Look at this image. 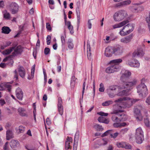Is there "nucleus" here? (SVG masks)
<instances>
[{"label":"nucleus","mask_w":150,"mask_h":150,"mask_svg":"<svg viewBox=\"0 0 150 150\" xmlns=\"http://www.w3.org/2000/svg\"><path fill=\"white\" fill-rule=\"evenodd\" d=\"M128 20H125L119 23H116L112 25L113 29L120 28L123 26L129 23Z\"/></svg>","instance_id":"18"},{"label":"nucleus","mask_w":150,"mask_h":150,"mask_svg":"<svg viewBox=\"0 0 150 150\" xmlns=\"http://www.w3.org/2000/svg\"><path fill=\"white\" fill-rule=\"evenodd\" d=\"M128 98L127 97H124L123 98H120L119 99L115 100V103H122L123 104V101L127 99Z\"/></svg>","instance_id":"38"},{"label":"nucleus","mask_w":150,"mask_h":150,"mask_svg":"<svg viewBox=\"0 0 150 150\" xmlns=\"http://www.w3.org/2000/svg\"><path fill=\"white\" fill-rule=\"evenodd\" d=\"M65 25H67L68 29L70 31V33L71 34L73 33V26L71 25L70 22L68 21L67 22L66 24Z\"/></svg>","instance_id":"33"},{"label":"nucleus","mask_w":150,"mask_h":150,"mask_svg":"<svg viewBox=\"0 0 150 150\" xmlns=\"http://www.w3.org/2000/svg\"><path fill=\"white\" fill-rule=\"evenodd\" d=\"M116 145L118 147H122L126 149H130L131 148V146L130 144L123 142H117Z\"/></svg>","instance_id":"19"},{"label":"nucleus","mask_w":150,"mask_h":150,"mask_svg":"<svg viewBox=\"0 0 150 150\" xmlns=\"http://www.w3.org/2000/svg\"><path fill=\"white\" fill-rule=\"evenodd\" d=\"M18 71L20 76L22 78H24L26 73L24 68L23 67L20 66L18 69Z\"/></svg>","instance_id":"22"},{"label":"nucleus","mask_w":150,"mask_h":150,"mask_svg":"<svg viewBox=\"0 0 150 150\" xmlns=\"http://www.w3.org/2000/svg\"><path fill=\"white\" fill-rule=\"evenodd\" d=\"M1 33L5 34H8L11 31L9 28L7 26H4L1 28Z\"/></svg>","instance_id":"27"},{"label":"nucleus","mask_w":150,"mask_h":150,"mask_svg":"<svg viewBox=\"0 0 150 150\" xmlns=\"http://www.w3.org/2000/svg\"><path fill=\"white\" fill-rule=\"evenodd\" d=\"M11 42L10 41H7L5 43H3V44L0 45L1 48L3 50L6 47L9 46L11 44Z\"/></svg>","instance_id":"35"},{"label":"nucleus","mask_w":150,"mask_h":150,"mask_svg":"<svg viewBox=\"0 0 150 150\" xmlns=\"http://www.w3.org/2000/svg\"><path fill=\"white\" fill-rule=\"evenodd\" d=\"M58 100L57 106L58 112L59 114L62 115L63 112V107L62 105V98L60 97H58Z\"/></svg>","instance_id":"13"},{"label":"nucleus","mask_w":150,"mask_h":150,"mask_svg":"<svg viewBox=\"0 0 150 150\" xmlns=\"http://www.w3.org/2000/svg\"><path fill=\"white\" fill-rule=\"evenodd\" d=\"M94 127L97 129V131H102L103 129L101 125H100L98 124H96L94 125Z\"/></svg>","instance_id":"41"},{"label":"nucleus","mask_w":150,"mask_h":150,"mask_svg":"<svg viewBox=\"0 0 150 150\" xmlns=\"http://www.w3.org/2000/svg\"><path fill=\"white\" fill-rule=\"evenodd\" d=\"M18 110L21 115L23 116H27V114L25 112V110L24 108H18Z\"/></svg>","instance_id":"28"},{"label":"nucleus","mask_w":150,"mask_h":150,"mask_svg":"<svg viewBox=\"0 0 150 150\" xmlns=\"http://www.w3.org/2000/svg\"><path fill=\"white\" fill-rule=\"evenodd\" d=\"M51 39V37L50 35H48L47 37V45H49L50 43V40Z\"/></svg>","instance_id":"52"},{"label":"nucleus","mask_w":150,"mask_h":150,"mask_svg":"<svg viewBox=\"0 0 150 150\" xmlns=\"http://www.w3.org/2000/svg\"><path fill=\"white\" fill-rule=\"evenodd\" d=\"M114 53L117 54H120L123 52V48L120 46L113 47Z\"/></svg>","instance_id":"21"},{"label":"nucleus","mask_w":150,"mask_h":150,"mask_svg":"<svg viewBox=\"0 0 150 150\" xmlns=\"http://www.w3.org/2000/svg\"><path fill=\"white\" fill-rule=\"evenodd\" d=\"M8 142H6L4 146L3 149L4 150H9L8 146Z\"/></svg>","instance_id":"54"},{"label":"nucleus","mask_w":150,"mask_h":150,"mask_svg":"<svg viewBox=\"0 0 150 150\" xmlns=\"http://www.w3.org/2000/svg\"><path fill=\"white\" fill-rule=\"evenodd\" d=\"M123 111V110H120L114 111V114L112 117V120L115 122L125 121V114L121 113Z\"/></svg>","instance_id":"3"},{"label":"nucleus","mask_w":150,"mask_h":150,"mask_svg":"<svg viewBox=\"0 0 150 150\" xmlns=\"http://www.w3.org/2000/svg\"><path fill=\"white\" fill-rule=\"evenodd\" d=\"M113 47L108 46L107 47L105 50V55L108 57H110L112 56V54L114 53Z\"/></svg>","instance_id":"14"},{"label":"nucleus","mask_w":150,"mask_h":150,"mask_svg":"<svg viewBox=\"0 0 150 150\" xmlns=\"http://www.w3.org/2000/svg\"><path fill=\"white\" fill-rule=\"evenodd\" d=\"M138 7L134 6L131 8V10L133 12H138Z\"/></svg>","instance_id":"51"},{"label":"nucleus","mask_w":150,"mask_h":150,"mask_svg":"<svg viewBox=\"0 0 150 150\" xmlns=\"http://www.w3.org/2000/svg\"><path fill=\"white\" fill-rule=\"evenodd\" d=\"M72 139L71 137H67V139L66 142H68L70 144H72Z\"/></svg>","instance_id":"59"},{"label":"nucleus","mask_w":150,"mask_h":150,"mask_svg":"<svg viewBox=\"0 0 150 150\" xmlns=\"http://www.w3.org/2000/svg\"><path fill=\"white\" fill-rule=\"evenodd\" d=\"M145 81V79H142L141 80V83L137 87V92L139 95H141L142 96H146L148 93L147 89L144 83Z\"/></svg>","instance_id":"5"},{"label":"nucleus","mask_w":150,"mask_h":150,"mask_svg":"<svg viewBox=\"0 0 150 150\" xmlns=\"http://www.w3.org/2000/svg\"><path fill=\"white\" fill-rule=\"evenodd\" d=\"M113 103V102L112 100H108L105 101L102 103V105L103 106H108L112 105Z\"/></svg>","instance_id":"37"},{"label":"nucleus","mask_w":150,"mask_h":150,"mask_svg":"<svg viewBox=\"0 0 150 150\" xmlns=\"http://www.w3.org/2000/svg\"><path fill=\"white\" fill-rule=\"evenodd\" d=\"M98 114L101 116H107L108 115V113H105L102 112H100L98 113Z\"/></svg>","instance_id":"56"},{"label":"nucleus","mask_w":150,"mask_h":150,"mask_svg":"<svg viewBox=\"0 0 150 150\" xmlns=\"http://www.w3.org/2000/svg\"><path fill=\"white\" fill-rule=\"evenodd\" d=\"M128 64L131 67H138L140 65L139 61L135 59H133L132 60L129 61Z\"/></svg>","instance_id":"17"},{"label":"nucleus","mask_w":150,"mask_h":150,"mask_svg":"<svg viewBox=\"0 0 150 150\" xmlns=\"http://www.w3.org/2000/svg\"><path fill=\"white\" fill-rule=\"evenodd\" d=\"M16 96L17 98L19 100H22L23 97V93L21 89L18 88L16 91Z\"/></svg>","instance_id":"16"},{"label":"nucleus","mask_w":150,"mask_h":150,"mask_svg":"<svg viewBox=\"0 0 150 150\" xmlns=\"http://www.w3.org/2000/svg\"><path fill=\"white\" fill-rule=\"evenodd\" d=\"M129 130V129L126 128L123 129H122L120 131V133L122 135H123L127 133L128 131Z\"/></svg>","instance_id":"45"},{"label":"nucleus","mask_w":150,"mask_h":150,"mask_svg":"<svg viewBox=\"0 0 150 150\" xmlns=\"http://www.w3.org/2000/svg\"><path fill=\"white\" fill-rule=\"evenodd\" d=\"M144 122L146 127H150V123L148 118H146L144 119Z\"/></svg>","instance_id":"43"},{"label":"nucleus","mask_w":150,"mask_h":150,"mask_svg":"<svg viewBox=\"0 0 150 150\" xmlns=\"http://www.w3.org/2000/svg\"><path fill=\"white\" fill-rule=\"evenodd\" d=\"M4 18L7 20L10 19V13L6 11V12L4 14Z\"/></svg>","instance_id":"42"},{"label":"nucleus","mask_w":150,"mask_h":150,"mask_svg":"<svg viewBox=\"0 0 150 150\" xmlns=\"http://www.w3.org/2000/svg\"><path fill=\"white\" fill-rule=\"evenodd\" d=\"M136 142L138 144L142 143L144 139L143 132L140 127L137 128L136 130L135 135Z\"/></svg>","instance_id":"7"},{"label":"nucleus","mask_w":150,"mask_h":150,"mask_svg":"<svg viewBox=\"0 0 150 150\" xmlns=\"http://www.w3.org/2000/svg\"><path fill=\"white\" fill-rule=\"evenodd\" d=\"M146 21L148 23V26L149 31H150V11L149 12V17H146Z\"/></svg>","instance_id":"44"},{"label":"nucleus","mask_w":150,"mask_h":150,"mask_svg":"<svg viewBox=\"0 0 150 150\" xmlns=\"http://www.w3.org/2000/svg\"><path fill=\"white\" fill-rule=\"evenodd\" d=\"M15 47H12L9 49L6 50L3 52V54L4 55H7L10 54L14 50Z\"/></svg>","instance_id":"32"},{"label":"nucleus","mask_w":150,"mask_h":150,"mask_svg":"<svg viewBox=\"0 0 150 150\" xmlns=\"http://www.w3.org/2000/svg\"><path fill=\"white\" fill-rule=\"evenodd\" d=\"M112 132H112H111L110 136L111 138H112L114 139L118 135L119 133L118 132H116L113 134L112 133Z\"/></svg>","instance_id":"48"},{"label":"nucleus","mask_w":150,"mask_h":150,"mask_svg":"<svg viewBox=\"0 0 150 150\" xmlns=\"http://www.w3.org/2000/svg\"><path fill=\"white\" fill-rule=\"evenodd\" d=\"M128 98L125 100L126 101L123 102V107L130 108L135 102L139 100V99H131L127 97Z\"/></svg>","instance_id":"8"},{"label":"nucleus","mask_w":150,"mask_h":150,"mask_svg":"<svg viewBox=\"0 0 150 150\" xmlns=\"http://www.w3.org/2000/svg\"><path fill=\"white\" fill-rule=\"evenodd\" d=\"M67 43L68 48L70 50L72 49L74 47V45L72 40L71 39H68Z\"/></svg>","instance_id":"30"},{"label":"nucleus","mask_w":150,"mask_h":150,"mask_svg":"<svg viewBox=\"0 0 150 150\" xmlns=\"http://www.w3.org/2000/svg\"><path fill=\"white\" fill-rule=\"evenodd\" d=\"M71 144L68 143V142H65V148L66 150H70L71 149L72 146Z\"/></svg>","instance_id":"40"},{"label":"nucleus","mask_w":150,"mask_h":150,"mask_svg":"<svg viewBox=\"0 0 150 150\" xmlns=\"http://www.w3.org/2000/svg\"><path fill=\"white\" fill-rule=\"evenodd\" d=\"M66 38V35L65 32L64 33V35H61V42L62 43V46L64 48L65 47V44Z\"/></svg>","instance_id":"29"},{"label":"nucleus","mask_w":150,"mask_h":150,"mask_svg":"<svg viewBox=\"0 0 150 150\" xmlns=\"http://www.w3.org/2000/svg\"><path fill=\"white\" fill-rule=\"evenodd\" d=\"M112 130H109L105 132H104L103 134L102 135V137H103L105 136H106L108 134H110V135L111 132H112Z\"/></svg>","instance_id":"46"},{"label":"nucleus","mask_w":150,"mask_h":150,"mask_svg":"<svg viewBox=\"0 0 150 150\" xmlns=\"http://www.w3.org/2000/svg\"><path fill=\"white\" fill-rule=\"evenodd\" d=\"M107 91L109 97L110 98H113L116 95H117L116 92L107 90Z\"/></svg>","instance_id":"34"},{"label":"nucleus","mask_w":150,"mask_h":150,"mask_svg":"<svg viewBox=\"0 0 150 150\" xmlns=\"http://www.w3.org/2000/svg\"><path fill=\"white\" fill-rule=\"evenodd\" d=\"M50 49L49 48L46 47L44 50V53L45 55L48 54L50 52Z\"/></svg>","instance_id":"57"},{"label":"nucleus","mask_w":150,"mask_h":150,"mask_svg":"<svg viewBox=\"0 0 150 150\" xmlns=\"http://www.w3.org/2000/svg\"><path fill=\"white\" fill-rule=\"evenodd\" d=\"M113 126L115 128L120 127V123L116 122L113 124Z\"/></svg>","instance_id":"60"},{"label":"nucleus","mask_w":150,"mask_h":150,"mask_svg":"<svg viewBox=\"0 0 150 150\" xmlns=\"http://www.w3.org/2000/svg\"><path fill=\"white\" fill-rule=\"evenodd\" d=\"M146 102L148 105L150 104V95L147 98Z\"/></svg>","instance_id":"64"},{"label":"nucleus","mask_w":150,"mask_h":150,"mask_svg":"<svg viewBox=\"0 0 150 150\" xmlns=\"http://www.w3.org/2000/svg\"><path fill=\"white\" fill-rule=\"evenodd\" d=\"M87 56L89 60H91V47L89 43V42H87Z\"/></svg>","instance_id":"24"},{"label":"nucleus","mask_w":150,"mask_h":150,"mask_svg":"<svg viewBox=\"0 0 150 150\" xmlns=\"http://www.w3.org/2000/svg\"><path fill=\"white\" fill-rule=\"evenodd\" d=\"M122 75L120 79L122 82V83L127 82L129 77L131 75V73L128 70H123L121 72Z\"/></svg>","instance_id":"9"},{"label":"nucleus","mask_w":150,"mask_h":150,"mask_svg":"<svg viewBox=\"0 0 150 150\" xmlns=\"http://www.w3.org/2000/svg\"><path fill=\"white\" fill-rule=\"evenodd\" d=\"M129 89H127L119 91L117 93V95L118 96H128L129 93Z\"/></svg>","instance_id":"25"},{"label":"nucleus","mask_w":150,"mask_h":150,"mask_svg":"<svg viewBox=\"0 0 150 150\" xmlns=\"http://www.w3.org/2000/svg\"><path fill=\"white\" fill-rule=\"evenodd\" d=\"M76 78L75 76H73L71 78V88H74L75 84Z\"/></svg>","instance_id":"36"},{"label":"nucleus","mask_w":150,"mask_h":150,"mask_svg":"<svg viewBox=\"0 0 150 150\" xmlns=\"http://www.w3.org/2000/svg\"><path fill=\"white\" fill-rule=\"evenodd\" d=\"M134 27V24L131 23H128L123 27L120 30L119 34L122 36H126L133 31Z\"/></svg>","instance_id":"4"},{"label":"nucleus","mask_w":150,"mask_h":150,"mask_svg":"<svg viewBox=\"0 0 150 150\" xmlns=\"http://www.w3.org/2000/svg\"><path fill=\"white\" fill-rule=\"evenodd\" d=\"M133 37V34H130L128 36L121 38L120 39V41L125 44H128L131 41Z\"/></svg>","instance_id":"15"},{"label":"nucleus","mask_w":150,"mask_h":150,"mask_svg":"<svg viewBox=\"0 0 150 150\" xmlns=\"http://www.w3.org/2000/svg\"><path fill=\"white\" fill-rule=\"evenodd\" d=\"M10 10L13 14L16 13L19 10V6L15 2L11 3L9 5Z\"/></svg>","instance_id":"10"},{"label":"nucleus","mask_w":150,"mask_h":150,"mask_svg":"<svg viewBox=\"0 0 150 150\" xmlns=\"http://www.w3.org/2000/svg\"><path fill=\"white\" fill-rule=\"evenodd\" d=\"M144 53L141 48H139L137 51H134L132 54L133 57H136L142 56L144 55Z\"/></svg>","instance_id":"20"},{"label":"nucleus","mask_w":150,"mask_h":150,"mask_svg":"<svg viewBox=\"0 0 150 150\" xmlns=\"http://www.w3.org/2000/svg\"><path fill=\"white\" fill-rule=\"evenodd\" d=\"M122 2L123 6L129 5L131 3V1L130 0H127L123 1Z\"/></svg>","instance_id":"47"},{"label":"nucleus","mask_w":150,"mask_h":150,"mask_svg":"<svg viewBox=\"0 0 150 150\" xmlns=\"http://www.w3.org/2000/svg\"><path fill=\"white\" fill-rule=\"evenodd\" d=\"M127 16V12L124 10H121L115 13L113 16L114 20L116 21H120Z\"/></svg>","instance_id":"6"},{"label":"nucleus","mask_w":150,"mask_h":150,"mask_svg":"<svg viewBox=\"0 0 150 150\" xmlns=\"http://www.w3.org/2000/svg\"><path fill=\"white\" fill-rule=\"evenodd\" d=\"M46 27L47 29L49 31H51L52 30V28L51 27L50 24L49 23H47L46 24Z\"/></svg>","instance_id":"58"},{"label":"nucleus","mask_w":150,"mask_h":150,"mask_svg":"<svg viewBox=\"0 0 150 150\" xmlns=\"http://www.w3.org/2000/svg\"><path fill=\"white\" fill-rule=\"evenodd\" d=\"M142 108L141 106H139L138 107L135 108L134 110V114L137 116V117H136V120L139 121H142L143 119L142 117L140 112L141 109Z\"/></svg>","instance_id":"11"},{"label":"nucleus","mask_w":150,"mask_h":150,"mask_svg":"<svg viewBox=\"0 0 150 150\" xmlns=\"http://www.w3.org/2000/svg\"><path fill=\"white\" fill-rule=\"evenodd\" d=\"M11 86L8 84H5V90L7 89L8 91H10L11 90Z\"/></svg>","instance_id":"50"},{"label":"nucleus","mask_w":150,"mask_h":150,"mask_svg":"<svg viewBox=\"0 0 150 150\" xmlns=\"http://www.w3.org/2000/svg\"><path fill=\"white\" fill-rule=\"evenodd\" d=\"M35 67V65L34 64L32 66L31 69V75H32V76L33 77H34V76Z\"/></svg>","instance_id":"53"},{"label":"nucleus","mask_w":150,"mask_h":150,"mask_svg":"<svg viewBox=\"0 0 150 150\" xmlns=\"http://www.w3.org/2000/svg\"><path fill=\"white\" fill-rule=\"evenodd\" d=\"M14 50V52L12 53L11 55L4 59L3 60V62H5L7 61H9V63L8 64H13V61L11 59V58L17 55L21 54L23 51L22 48L20 45L18 46L16 48L15 47Z\"/></svg>","instance_id":"2"},{"label":"nucleus","mask_w":150,"mask_h":150,"mask_svg":"<svg viewBox=\"0 0 150 150\" xmlns=\"http://www.w3.org/2000/svg\"><path fill=\"white\" fill-rule=\"evenodd\" d=\"M120 88V87L116 85H113L110 86L107 89V90L116 92L117 90V89L119 90V91L120 88Z\"/></svg>","instance_id":"31"},{"label":"nucleus","mask_w":150,"mask_h":150,"mask_svg":"<svg viewBox=\"0 0 150 150\" xmlns=\"http://www.w3.org/2000/svg\"><path fill=\"white\" fill-rule=\"evenodd\" d=\"M6 139L9 140L14 137V134L12 131L11 130H8L6 132Z\"/></svg>","instance_id":"23"},{"label":"nucleus","mask_w":150,"mask_h":150,"mask_svg":"<svg viewBox=\"0 0 150 150\" xmlns=\"http://www.w3.org/2000/svg\"><path fill=\"white\" fill-rule=\"evenodd\" d=\"M122 6H123V5L122 2L117 4L115 5L116 7L119 8Z\"/></svg>","instance_id":"63"},{"label":"nucleus","mask_w":150,"mask_h":150,"mask_svg":"<svg viewBox=\"0 0 150 150\" xmlns=\"http://www.w3.org/2000/svg\"><path fill=\"white\" fill-rule=\"evenodd\" d=\"M137 80L136 79H134L130 81L122 83V88H128L135 85L137 83Z\"/></svg>","instance_id":"12"},{"label":"nucleus","mask_w":150,"mask_h":150,"mask_svg":"<svg viewBox=\"0 0 150 150\" xmlns=\"http://www.w3.org/2000/svg\"><path fill=\"white\" fill-rule=\"evenodd\" d=\"M100 142L102 144V145H105L108 143V140L107 139L104 138Z\"/></svg>","instance_id":"49"},{"label":"nucleus","mask_w":150,"mask_h":150,"mask_svg":"<svg viewBox=\"0 0 150 150\" xmlns=\"http://www.w3.org/2000/svg\"><path fill=\"white\" fill-rule=\"evenodd\" d=\"M5 83H1L0 84V91L5 90Z\"/></svg>","instance_id":"61"},{"label":"nucleus","mask_w":150,"mask_h":150,"mask_svg":"<svg viewBox=\"0 0 150 150\" xmlns=\"http://www.w3.org/2000/svg\"><path fill=\"white\" fill-rule=\"evenodd\" d=\"M86 86V82L85 81L84 82L83 84V88L82 91V98H83L84 93V90L85 89V87Z\"/></svg>","instance_id":"62"},{"label":"nucleus","mask_w":150,"mask_h":150,"mask_svg":"<svg viewBox=\"0 0 150 150\" xmlns=\"http://www.w3.org/2000/svg\"><path fill=\"white\" fill-rule=\"evenodd\" d=\"M18 130L20 133H23L25 130L24 127L22 126H20L19 127Z\"/></svg>","instance_id":"55"},{"label":"nucleus","mask_w":150,"mask_h":150,"mask_svg":"<svg viewBox=\"0 0 150 150\" xmlns=\"http://www.w3.org/2000/svg\"><path fill=\"white\" fill-rule=\"evenodd\" d=\"M122 61V60L121 59H115L110 61V63L112 64V65L106 68L105 70V72L107 73L110 74L118 71L121 68V67L119 64Z\"/></svg>","instance_id":"1"},{"label":"nucleus","mask_w":150,"mask_h":150,"mask_svg":"<svg viewBox=\"0 0 150 150\" xmlns=\"http://www.w3.org/2000/svg\"><path fill=\"white\" fill-rule=\"evenodd\" d=\"M79 136V131L76 132L74 137V142L77 143L78 142Z\"/></svg>","instance_id":"39"},{"label":"nucleus","mask_w":150,"mask_h":150,"mask_svg":"<svg viewBox=\"0 0 150 150\" xmlns=\"http://www.w3.org/2000/svg\"><path fill=\"white\" fill-rule=\"evenodd\" d=\"M19 143L18 141L17 140L13 139L10 142V146L12 148H15L18 146Z\"/></svg>","instance_id":"26"}]
</instances>
